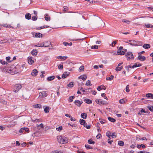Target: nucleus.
Segmentation results:
<instances>
[{
	"label": "nucleus",
	"instance_id": "nucleus-63",
	"mask_svg": "<svg viewBox=\"0 0 153 153\" xmlns=\"http://www.w3.org/2000/svg\"><path fill=\"white\" fill-rule=\"evenodd\" d=\"M24 128H21L19 130V132H20V133L23 132L24 131Z\"/></svg>",
	"mask_w": 153,
	"mask_h": 153
},
{
	"label": "nucleus",
	"instance_id": "nucleus-33",
	"mask_svg": "<svg viewBox=\"0 0 153 153\" xmlns=\"http://www.w3.org/2000/svg\"><path fill=\"white\" fill-rule=\"evenodd\" d=\"M118 144L119 146H123L124 145V143L123 141H118Z\"/></svg>",
	"mask_w": 153,
	"mask_h": 153
},
{
	"label": "nucleus",
	"instance_id": "nucleus-6",
	"mask_svg": "<svg viewBox=\"0 0 153 153\" xmlns=\"http://www.w3.org/2000/svg\"><path fill=\"white\" fill-rule=\"evenodd\" d=\"M38 73V71L36 69H35L33 70L31 74L32 76H35L37 75Z\"/></svg>",
	"mask_w": 153,
	"mask_h": 153
},
{
	"label": "nucleus",
	"instance_id": "nucleus-62",
	"mask_svg": "<svg viewBox=\"0 0 153 153\" xmlns=\"http://www.w3.org/2000/svg\"><path fill=\"white\" fill-rule=\"evenodd\" d=\"M63 44L65 46H68V43L67 42H64L63 43Z\"/></svg>",
	"mask_w": 153,
	"mask_h": 153
},
{
	"label": "nucleus",
	"instance_id": "nucleus-29",
	"mask_svg": "<svg viewBox=\"0 0 153 153\" xmlns=\"http://www.w3.org/2000/svg\"><path fill=\"white\" fill-rule=\"evenodd\" d=\"M141 65L140 64V63H135L134 65H133V67H134V68H136L138 67H140Z\"/></svg>",
	"mask_w": 153,
	"mask_h": 153
},
{
	"label": "nucleus",
	"instance_id": "nucleus-23",
	"mask_svg": "<svg viewBox=\"0 0 153 153\" xmlns=\"http://www.w3.org/2000/svg\"><path fill=\"white\" fill-rule=\"evenodd\" d=\"M89 89H91V88H89L88 89H83V88L82 87H81V88H80V89H79L80 90L82 91L83 93H87V91Z\"/></svg>",
	"mask_w": 153,
	"mask_h": 153
},
{
	"label": "nucleus",
	"instance_id": "nucleus-7",
	"mask_svg": "<svg viewBox=\"0 0 153 153\" xmlns=\"http://www.w3.org/2000/svg\"><path fill=\"white\" fill-rule=\"evenodd\" d=\"M75 104L76 105L78 106H80L81 104L82 103V101H80L79 100H76L74 102Z\"/></svg>",
	"mask_w": 153,
	"mask_h": 153
},
{
	"label": "nucleus",
	"instance_id": "nucleus-5",
	"mask_svg": "<svg viewBox=\"0 0 153 153\" xmlns=\"http://www.w3.org/2000/svg\"><path fill=\"white\" fill-rule=\"evenodd\" d=\"M50 45H51V43L50 42L47 41L43 43L42 46H44L45 47H47L49 46Z\"/></svg>",
	"mask_w": 153,
	"mask_h": 153
},
{
	"label": "nucleus",
	"instance_id": "nucleus-52",
	"mask_svg": "<svg viewBox=\"0 0 153 153\" xmlns=\"http://www.w3.org/2000/svg\"><path fill=\"white\" fill-rule=\"evenodd\" d=\"M117 43V42L116 41H114L111 45L112 47H113L115 46V45Z\"/></svg>",
	"mask_w": 153,
	"mask_h": 153
},
{
	"label": "nucleus",
	"instance_id": "nucleus-11",
	"mask_svg": "<svg viewBox=\"0 0 153 153\" xmlns=\"http://www.w3.org/2000/svg\"><path fill=\"white\" fill-rule=\"evenodd\" d=\"M106 89V88L105 86L104 85H100L98 86L97 89L98 91H100L102 89L105 90Z\"/></svg>",
	"mask_w": 153,
	"mask_h": 153
},
{
	"label": "nucleus",
	"instance_id": "nucleus-59",
	"mask_svg": "<svg viewBox=\"0 0 153 153\" xmlns=\"http://www.w3.org/2000/svg\"><path fill=\"white\" fill-rule=\"evenodd\" d=\"M39 120H40L39 119H36L35 120H33L32 119V120L33 122H36V123H37L38 122H39Z\"/></svg>",
	"mask_w": 153,
	"mask_h": 153
},
{
	"label": "nucleus",
	"instance_id": "nucleus-47",
	"mask_svg": "<svg viewBox=\"0 0 153 153\" xmlns=\"http://www.w3.org/2000/svg\"><path fill=\"white\" fill-rule=\"evenodd\" d=\"M32 136H35L36 137H38L39 136V135L38 132H36L33 134Z\"/></svg>",
	"mask_w": 153,
	"mask_h": 153
},
{
	"label": "nucleus",
	"instance_id": "nucleus-1",
	"mask_svg": "<svg viewBox=\"0 0 153 153\" xmlns=\"http://www.w3.org/2000/svg\"><path fill=\"white\" fill-rule=\"evenodd\" d=\"M57 139L58 142L60 143L64 144L68 142L67 138L65 137H62L61 136H58Z\"/></svg>",
	"mask_w": 153,
	"mask_h": 153
},
{
	"label": "nucleus",
	"instance_id": "nucleus-9",
	"mask_svg": "<svg viewBox=\"0 0 153 153\" xmlns=\"http://www.w3.org/2000/svg\"><path fill=\"white\" fill-rule=\"evenodd\" d=\"M137 59L141 61H144L146 60V58L144 56L139 55Z\"/></svg>",
	"mask_w": 153,
	"mask_h": 153
},
{
	"label": "nucleus",
	"instance_id": "nucleus-40",
	"mask_svg": "<svg viewBox=\"0 0 153 153\" xmlns=\"http://www.w3.org/2000/svg\"><path fill=\"white\" fill-rule=\"evenodd\" d=\"M137 147L138 148L140 149L141 147H142L143 148H144L146 147V146L145 145L143 144H141V145H137Z\"/></svg>",
	"mask_w": 153,
	"mask_h": 153
},
{
	"label": "nucleus",
	"instance_id": "nucleus-49",
	"mask_svg": "<svg viewBox=\"0 0 153 153\" xmlns=\"http://www.w3.org/2000/svg\"><path fill=\"white\" fill-rule=\"evenodd\" d=\"M45 19H50V17L48 15V14H46L45 15Z\"/></svg>",
	"mask_w": 153,
	"mask_h": 153
},
{
	"label": "nucleus",
	"instance_id": "nucleus-38",
	"mask_svg": "<svg viewBox=\"0 0 153 153\" xmlns=\"http://www.w3.org/2000/svg\"><path fill=\"white\" fill-rule=\"evenodd\" d=\"M88 143L89 144H94L95 142L91 139H89L88 140Z\"/></svg>",
	"mask_w": 153,
	"mask_h": 153
},
{
	"label": "nucleus",
	"instance_id": "nucleus-17",
	"mask_svg": "<svg viewBox=\"0 0 153 153\" xmlns=\"http://www.w3.org/2000/svg\"><path fill=\"white\" fill-rule=\"evenodd\" d=\"M81 117L84 119H86L87 117V115L86 113H83L81 114Z\"/></svg>",
	"mask_w": 153,
	"mask_h": 153
},
{
	"label": "nucleus",
	"instance_id": "nucleus-30",
	"mask_svg": "<svg viewBox=\"0 0 153 153\" xmlns=\"http://www.w3.org/2000/svg\"><path fill=\"white\" fill-rule=\"evenodd\" d=\"M108 119L111 122L113 123L114 122L116 121L113 118L111 117H108Z\"/></svg>",
	"mask_w": 153,
	"mask_h": 153
},
{
	"label": "nucleus",
	"instance_id": "nucleus-10",
	"mask_svg": "<svg viewBox=\"0 0 153 153\" xmlns=\"http://www.w3.org/2000/svg\"><path fill=\"white\" fill-rule=\"evenodd\" d=\"M69 74V73L67 72H65L62 75V78L65 79L66 78Z\"/></svg>",
	"mask_w": 153,
	"mask_h": 153
},
{
	"label": "nucleus",
	"instance_id": "nucleus-18",
	"mask_svg": "<svg viewBox=\"0 0 153 153\" xmlns=\"http://www.w3.org/2000/svg\"><path fill=\"white\" fill-rule=\"evenodd\" d=\"M54 78L55 76H52L48 77L47 78V80L48 81H51L54 79Z\"/></svg>",
	"mask_w": 153,
	"mask_h": 153
},
{
	"label": "nucleus",
	"instance_id": "nucleus-41",
	"mask_svg": "<svg viewBox=\"0 0 153 153\" xmlns=\"http://www.w3.org/2000/svg\"><path fill=\"white\" fill-rule=\"evenodd\" d=\"M84 67L83 66H82L79 68V71L80 72L84 71Z\"/></svg>",
	"mask_w": 153,
	"mask_h": 153
},
{
	"label": "nucleus",
	"instance_id": "nucleus-16",
	"mask_svg": "<svg viewBox=\"0 0 153 153\" xmlns=\"http://www.w3.org/2000/svg\"><path fill=\"white\" fill-rule=\"evenodd\" d=\"M87 76L86 75H83L82 76H80L79 77V79H81L83 81L85 80L86 79Z\"/></svg>",
	"mask_w": 153,
	"mask_h": 153
},
{
	"label": "nucleus",
	"instance_id": "nucleus-14",
	"mask_svg": "<svg viewBox=\"0 0 153 153\" xmlns=\"http://www.w3.org/2000/svg\"><path fill=\"white\" fill-rule=\"evenodd\" d=\"M25 18L26 19H31V16L29 13H27L25 15Z\"/></svg>",
	"mask_w": 153,
	"mask_h": 153
},
{
	"label": "nucleus",
	"instance_id": "nucleus-2",
	"mask_svg": "<svg viewBox=\"0 0 153 153\" xmlns=\"http://www.w3.org/2000/svg\"><path fill=\"white\" fill-rule=\"evenodd\" d=\"M127 57V59L128 60H129L131 59H134V56L132 53L131 52H127L125 55Z\"/></svg>",
	"mask_w": 153,
	"mask_h": 153
},
{
	"label": "nucleus",
	"instance_id": "nucleus-13",
	"mask_svg": "<svg viewBox=\"0 0 153 153\" xmlns=\"http://www.w3.org/2000/svg\"><path fill=\"white\" fill-rule=\"evenodd\" d=\"M74 85V83L73 82H70L67 86V88H70L71 87H72Z\"/></svg>",
	"mask_w": 153,
	"mask_h": 153
},
{
	"label": "nucleus",
	"instance_id": "nucleus-31",
	"mask_svg": "<svg viewBox=\"0 0 153 153\" xmlns=\"http://www.w3.org/2000/svg\"><path fill=\"white\" fill-rule=\"evenodd\" d=\"M49 108L48 107H45L44 109L45 112L46 113H48L49 112Z\"/></svg>",
	"mask_w": 153,
	"mask_h": 153
},
{
	"label": "nucleus",
	"instance_id": "nucleus-21",
	"mask_svg": "<svg viewBox=\"0 0 153 153\" xmlns=\"http://www.w3.org/2000/svg\"><path fill=\"white\" fill-rule=\"evenodd\" d=\"M31 54L33 55H36L37 54V52L36 49L33 50L31 52Z\"/></svg>",
	"mask_w": 153,
	"mask_h": 153
},
{
	"label": "nucleus",
	"instance_id": "nucleus-32",
	"mask_svg": "<svg viewBox=\"0 0 153 153\" xmlns=\"http://www.w3.org/2000/svg\"><path fill=\"white\" fill-rule=\"evenodd\" d=\"M85 38H83L81 39H71V41H76L77 40H81L83 41V40L85 39Z\"/></svg>",
	"mask_w": 153,
	"mask_h": 153
},
{
	"label": "nucleus",
	"instance_id": "nucleus-50",
	"mask_svg": "<svg viewBox=\"0 0 153 153\" xmlns=\"http://www.w3.org/2000/svg\"><path fill=\"white\" fill-rule=\"evenodd\" d=\"M99 120H100V122L101 124H104L105 122V120H102V119L101 118Z\"/></svg>",
	"mask_w": 153,
	"mask_h": 153
},
{
	"label": "nucleus",
	"instance_id": "nucleus-42",
	"mask_svg": "<svg viewBox=\"0 0 153 153\" xmlns=\"http://www.w3.org/2000/svg\"><path fill=\"white\" fill-rule=\"evenodd\" d=\"M122 22L126 24H129L130 22L128 20H122Z\"/></svg>",
	"mask_w": 153,
	"mask_h": 153
},
{
	"label": "nucleus",
	"instance_id": "nucleus-43",
	"mask_svg": "<svg viewBox=\"0 0 153 153\" xmlns=\"http://www.w3.org/2000/svg\"><path fill=\"white\" fill-rule=\"evenodd\" d=\"M147 107L150 111H153V107L152 106H148Z\"/></svg>",
	"mask_w": 153,
	"mask_h": 153
},
{
	"label": "nucleus",
	"instance_id": "nucleus-45",
	"mask_svg": "<svg viewBox=\"0 0 153 153\" xmlns=\"http://www.w3.org/2000/svg\"><path fill=\"white\" fill-rule=\"evenodd\" d=\"M68 10V8L67 7L64 6L63 7V11H66Z\"/></svg>",
	"mask_w": 153,
	"mask_h": 153
},
{
	"label": "nucleus",
	"instance_id": "nucleus-51",
	"mask_svg": "<svg viewBox=\"0 0 153 153\" xmlns=\"http://www.w3.org/2000/svg\"><path fill=\"white\" fill-rule=\"evenodd\" d=\"M37 128H38L39 127H40L42 128H43L44 127L43 124L42 123H41L39 125H37Z\"/></svg>",
	"mask_w": 153,
	"mask_h": 153
},
{
	"label": "nucleus",
	"instance_id": "nucleus-46",
	"mask_svg": "<svg viewBox=\"0 0 153 153\" xmlns=\"http://www.w3.org/2000/svg\"><path fill=\"white\" fill-rule=\"evenodd\" d=\"M62 129V126H60L58 128H56V130L59 131H61Z\"/></svg>",
	"mask_w": 153,
	"mask_h": 153
},
{
	"label": "nucleus",
	"instance_id": "nucleus-20",
	"mask_svg": "<svg viewBox=\"0 0 153 153\" xmlns=\"http://www.w3.org/2000/svg\"><path fill=\"white\" fill-rule=\"evenodd\" d=\"M84 101L86 103L88 104H91L92 103V101L88 99H85L84 100Z\"/></svg>",
	"mask_w": 153,
	"mask_h": 153
},
{
	"label": "nucleus",
	"instance_id": "nucleus-57",
	"mask_svg": "<svg viewBox=\"0 0 153 153\" xmlns=\"http://www.w3.org/2000/svg\"><path fill=\"white\" fill-rule=\"evenodd\" d=\"M119 102L120 104H123L125 103V102L124 100L123 99H121L119 100Z\"/></svg>",
	"mask_w": 153,
	"mask_h": 153
},
{
	"label": "nucleus",
	"instance_id": "nucleus-26",
	"mask_svg": "<svg viewBox=\"0 0 153 153\" xmlns=\"http://www.w3.org/2000/svg\"><path fill=\"white\" fill-rule=\"evenodd\" d=\"M49 27L48 26L44 25V26H43L40 27H38L37 29L38 30H39L41 29L44 28L45 27L48 28V27Z\"/></svg>",
	"mask_w": 153,
	"mask_h": 153
},
{
	"label": "nucleus",
	"instance_id": "nucleus-25",
	"mask_svg": "<svg viewBox=\"0 0 153 153\" xmlns=\"http://www.w3.org/2000/svg\"><path fill=\"white\" fill-rule=\"evenodd\" d=\"M0 69L3 72H9L5 68H3L1 67L0 68Z\"/></svg>",
	"mask_w": 153,
	"mask_h": 153
},
{
	"label": "nucleus",
	"instance_id": "nucleus-8",
	"mask_svg": "<svg viewBox=\"0 0 153 153\" xmlns=\"http://www.w3.org/2000/svg\"><path fill=\"white\" fill-rule=\"evenodd\" d=\"M28 62L29 64L32 65L34 63V61L32 59V57H29L28 58Z\"/></svg>",
	"mask_w": 153,
	"mask_h": 153
},
{
	"label": "nucleus",
	"instance_id": "nucleus-53",
	"mask_svg": "<svg viewBox=\"0 0 153 153\" xmlns=\"http://www.w3.org/2000/svg\"><path fill=\"white\" fill-rule=\"evenodd\" d=\"M115 70L117 71H120L121 70L120 66H117Z\"/></svg>",
	"mask_w": 153,
	"mask_h": 153
},
{
	"label": "nucleus",
	"instance_id": "nucleus-19",
	"mask_svg": "<svg viewBox=\"0 0 153 153\" xmlns=\"http://www.w3.org/2000/svg\"><path fill=\"white\" fill-rule=\"evenodd\" d=\"M117 53L118 55H122L124 54L125 52L122 51L118 50L117 51Z\"/></svg>",
	"mask_w": 153,
	"mask_h": 153
},
{
	"label": "nucleus",
	"instance_id": "nucleus-22",
	"mask_svg": "<svg viewBox=\"0 0 153 153\" xmlns=\"http://www.w3.org/2000/svg\"><path fill=\"white\" fill-rule=\"evenodd\" d=\"M33 106L35 108H42V105L40 104H36L33 105Z\"/></svg>",
	"mask_w": 153,
	"mask_h": 153
},
{
	"label": "nucleus",
	"instance_id": "nucleus-39",
	"mask_svg": "<svg viewBox=\"0 0 153 153\" xmlns=\"http://www.w3.org/2000/svg\"><path fill=\"white\" fill-rule=\"evenodd\" d=\"M100 105H105L106 103V102H105L101 99H100Z\"/></svg>",
	"mask_w": 153,
	"mask_h": 153
},
{
	"label": "nucleus",
	"instance_id": "nucleus-37",
	"mask_svg": "<svg viewBox=\"0 0 153 153\" xmlns=\"http://www.w3.org/2000/svg\"><path fill=\"white\" fill-rule=\"evenodd\" d=\"M85 85L88 86H91V84L90 81L89 80L87 81L86 82Z\"/></svg>",
	"mask_w": 153,
	"mask_h": 153
},
{
	"label": "nucleus",
	"instance_id": "nucleus-48",
	"mask_svg": "<svg viewBox=\"0 0 153 153\" xmlns=\"http://www.w3.org/2000/svg\"><path fill=\"white\" fill-rule=\"evenodd\" d=\"M98 48V46L97 45H94L91 47L92 49H97Z\"/></svg>",
	"mask_w": 153,
	"mask_h": 153
},
{
	"label": "nucleus",
	"instance_id": "nucleus-35",
	"mask_svg": "<svg viewBox=\"0 0 153 153\" xmlns=\"http://www.w3.org/2000/svg\"><path fill=\"white\" fill-rule=\"evenodd\" d=\"M75 97L74 96H72L69 97V101L70 102H71L73 101V99Z\"/></svg>",
	"mask_w": 153,
	"mask_h": 153
},
{
	"label": "nucleus",
	"instance_id": "nucleus-28",
	"mask_svg": "<svg viewBox=\"0 0 153 153\" xmlns=\"http://www.w3.org/2000/svg\"><path fill=\"white\" fill-rule=\"evenodd\" d=\"M143 44V42L141 41H137L136 43V45H137L136 46H141Z\"/></svg>",
	"mask_w": 153,
	"mask_h": 153
},
{
	"label": "nucleus",
	"instance_id": "nucleus-36",
	"mask_svg": "<svg viewBox=\"0 0 153 153\" xmlns=\"http://www.w3.org/2000/svg\"><path fill=\"white\" fill-rule=\"evenodd\" d=\"M106 135L110 139V137L111 136V133L109 131H107L106 133Z\"/></svg>",
	"mask_w": 153,
	"mask_h": 153
},
{
	"label": "nucleus",
	"instance_id": "nucleus-27",
	"mask_svg": "<svg viewBox=\"0 0 153 153\" xmlns=\"http://www.w3.org/2000/svg\"><path fill=\"white\" fill-rule=\"evenodd\" d=\"M114 77V76L111 75L110 77H106V79L107 80L111 81L113 79Z\"/></svg>",
	"mask_w": 153,
	"mask_h": 153
},
{
	"label": "nucleus",
	"instance_id": "nucleus-24",
	"mask_svg": "<svg viewBox=\"0 0 153 153\" xmlns=\"http://www.w3.org/2000/svg\"><path fill=\"white\" fill-rule=\"evenodd\" d=\"M79 122L80 124L81 125H83L84 126V125H85V121L84 120L80 119L79 120Z\"/></svg>",
	"mask_w": 153,
	"mask_h": 153
},
{
	"label": "nucleus",
	"instance_id": "nucleus-12",
	"mask_svg": "<svg viewBox=\"0 0 153 153\" xmlns=\"http://www.w3.org/2000/svg\"><path fill=\"white\" fill-rule=\"evenodd\" d=\"M57 59H63V60H65L68 58V57L66 56H59L57 57Z\"/></svg>",
	"mask_w": 153,
	"mask_h": 153
},
{
	"label": "nucleus",
	"instance_id": "nucleus-54",
	"mask_svg": "<svg viewBox=\"0 0 153 153\" xmlns=\"http://www.w3.org/2000/svg\"><path fill=\"white\" fill-rule=\"evenodd\" d=\"M42 35V34H41L40 33H36L35 34V36L36 37H40V36Z\"/></svg>",
	"mask_w": 153,
	"mask_h": 153
},
{
	"label": "nucleus",
	"instance_id": "nucleus-64",
	"mask_svg": "<svg viewBox=\"0 0 153 153\" xmlns=\"http://www.w3.org/2000/svg\"><path fill=\"white\" fill-rule=\"evenodd\" d=\"M102 136L100 134H98L97 136L96 137L97 139L100 138Z\"/></svg>",
	"mask_w": 153,
	"mask_h": 153
},
{
	"label": "nucleus",
	"instance_id": "nucleus-34",
	"mask_svg": "<svg viewBox=\"0 0 153 153\" xmlns=\"http://www.w3.org/2000/svg\"><path fill=\"white\" fill-rule=\"evenodd\" d=\"M145 25L147 28H150V27H151V28L153 27V25H150V24H145Z\"/></svg>",
	"mask_w": 153,
	"mask_h": 153
},
{
	"label": "nucleus",
	"instance_id": "nucleus-60",
	"mask_svg": "<svg viewBox=\"0 0 153 153\" xmlns=\"http://www.w3.org/2000/svg\"><path fill=\"white\" fill-rule=\"evenodd\" d=\"M130 91V90L129 89V87H128V85L126 86V91L127 92H129Z\"/></svg>",
	"mask_w": 153,
	"mask_h": 153
},
{
	"label": "nucleus",
	"instance_id": "nucleus-44",
	"mask_svg": "<svg viewBox=\"0 0 153 153\" xmlns=\"http://www.w3.org/2000/svg\"><path fill=\"white\" fill-rule=\"evenodd\" d=\"M116 136V133L115 132L111 133V136L113 138H115Z\"/></svg>",
	"mask_w": 153,
	"mask_h": 153
},
{
	"label": "nucleus",
	"instance_id": "nucleus-3",
	"mask_svg": "<svg viewBox=\"0 0 153 153\" xmlns=\"http://www.w3.org/2000/svg\"><path fill=\"white\" fill-rule=\"evenodd\" d=\"M22 86L19 84L16 85L14 86L13 91L15 93H17L22 88Z\"/></svg>",
	"mask_w": 153,
	"mask_h": 153
},
{
	"label": "nucleus",
	"instance_id": "nucleus-58",
	"mask_svg": "<svg viewBox=\"0 0 153 153\" xmlns=\"http://www.w3.org/2000/svg\"><path fill=\"white\" fill-rule=\"evenodd\" d=\"M58 68L59 69H62L63 68V65H58Z\"/></svg>",
	"mask_w": 153,
	"mask_h": 153
},
{
	"label": "nucleus",
	"instance_id": "nucleus-61",
	"mask_svg": "<svg viewBox=\"0 0 153 153\" xmlns=\"http://www.w3.org/2000/svg\"><path fill=\"white\" fill-rule=\"evenodd\" d=\"M68 125L69 126H71L72 127H76V124H74L72 125H71L70 123H68Z\"/></svg>",
	"mask_w": 153,
	"mask_h": 153
},
{
	"label": "nucleus",
	"instance_id": "nucleus-55",
	"mask_svg": "<svg viewBox=\"0 0 153 153\" xmlns=\"http://www.w3.org/2000/svg\"><path fill=\"white\" fill-rule=\"evenodd\" d=\"M85 146L87 149L92 148V147H91L90 146L88 145H85Z\"/></svg>",
	"mask_w": 153,
	"mask_h": 153
},
{
	"label": "nucleus",
	"instance_id": "nucleus-4",
	"mask_svg": "<svg viewBox=\"0 0 153 153\" xmlns=\"http://www.w3.org/2000/svg\"><path fill=\"white\" fill-rule=\"evenodd\" d=\"M47 95V93L46 91L40 92L39 93V97L41 98L46 97Z\"/></svg>",
	"mask_w": 153,
	"mask_h": 153
},
{
	"label": "nucleus",
	"instance_id": "nucleus-56",
	"mask_svg": "<svg viewBox=\"0 0 153 153\" xmlns=\"http://www.w3.org/2000/svg\"><path fill=\"white\" fill-rule=\"evenodd\" d=\"M2 25L4 27H10V25H7V24H2Z\"/></svg>",
	"mask_w": 153,
	"mask_h": 153
},
{
	"label": "nucleus",
	"instance_id": "nucleus-15",
	"mask_svg": "<svg viewBox=\"0 0 153 153\" xmlns=\"http://www.w3.org/2000/svg\"><path fill=\"white\" fill-rule=\"evenodd\" d=\"M143 47L145 49H148L150 48V45L149 44H145L143 45Z\"/></svg>",
	"mask_w": 153,
	"mask_h": 153
}]
</instances>
